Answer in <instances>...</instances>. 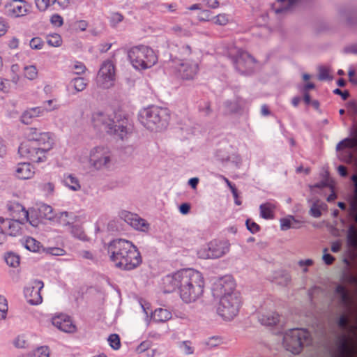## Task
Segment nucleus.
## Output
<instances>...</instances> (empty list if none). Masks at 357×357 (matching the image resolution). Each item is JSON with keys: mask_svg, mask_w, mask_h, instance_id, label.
I'll list each match as a JSON object with an SVG mask.
<instances>
[{"mask_svg": "<svg viewBox=\"0 0 357 357\" xmlns=\"http://www.w3.org/2000/svg\"><path fill=\"white\" fill-rule=\"evenodd\" d=\"M165 291L178 289L182 301L190 303L198 299L204 292V280L202 274L192 268L181 269L163 278Z\"/></svg>", "mask_w": 357, "mask_h": 357, "instance_id": "obj_1", "label": "nucleus"}, {"mask_svg": "<svg viewBox=\"0 0 357 357\" xmlns=\"http://www.w3.org/2000/svg\"><path fill=\"white\" fill-rule=\"evenodd\" d=\"M26 141L20 144L18 153L33 162L40 163L47 160L46 154L53 148L52 134L40 132L36 128H29L25 132Z\"/></svg>", "mask_w": 357, "mask_h": 357, "instance_id": "obj_2", "label": "nucleus"}, {"mask_svg": "<svg viewBox=\"0 0 357 357\" xmlns=\"http://www.w3.org/2000/svg\"><path fill=\"white\" fill-rule=\"evenodd\" d=\"M107 253L115 266L124 271H131L142 264V257L131 241L116 238L107 245Z\"/></svg>", "mask_w": 357, "mask_h": 357, "instance_id": "obj_3", "label": "nucleus"}, {"mask_svg": "<svg viewBox=\"0 0 357 357\" xmlns=\"http://www.w3.org/2000/svg\"><path fill=\"white\" fill-rule=\"evenodd\" d=\"M91 121L93 126L105 130L109 135H114L124 139L132 132V126L128 116L121 113L111 115L100 111L92 114Z\"/></svg>", "mask_w": 357, "mask_h": 357, "instance_id": "obj_4", "label": "nucleus"}, {"mask_svg": "<svg viewBox=\"0 0 357 357\" xmlns=\"http://www.w3.org/2000/svg\"><path fill=\"white\" fill-rule=\"evenodd\" d=\"M138 119L146 129L158 132L167 127L170 112L167 108L152 105L140 110Z\"/></svg>", "mask_w": 357, "mask_h": 357, "instance_id": "obj_5", "label": "nucleus"}, {"mask_svg": "<svg viewBox=\"0 0 357 357\" xmlns=\"http://www.w3.org/2000/svg\"><path fill=\"white\" fill-rule=\"evenodd\" d=\"M128 56L132 66L137 70L149 68L157 62L154 51L145 45L132 47Z\"/></svg>", "mask_w": 357, "mask_h": 357, "instance_id": "obj_6", "label": "nucleus"}, {"mask_svg": "<svg viewBox=\"0 0 357 357\" xmlns=\"http://www.w3.org/2000/svg\"><path fill=\"white\" fill-rule=\"evenodd\" d=\"M310 340V333L303 328H292L283 334L282 345L284 349L294 354H299L304 344Z\"/></svg>", "mask_w": 357, "mask_h": 357, "instance_id": "obj_7", "label": "nucleus"}, {"mask_svg": "<svg viewBox=\"0 0 357 357\" xmlns=\"http://www.w3.org/2000/svg\"><path fill=\"white\" fill-rule=\"evenodd\" d=\"M115 81V66L110 60L105 61L98 73L97 82L103 89L114 86Z\"/></svg>", "mask_w": 357, "mask_h": 357, "instance_id": "obj_8", "label": "nucleus"}, {"mask_svg": "<svg viewBox=\"0 0 357 357\" xmlns=\"http://www.w3.org/2000/svg\"><path fill=\"white\" fill-rule=\"evenodd\" d=\"M90 163L96 169L108 168L111 162V153L108 148L97 146L90 153Z\"/></svg>", "mask_w": 357, "mask_h": 357, "instance_id": "obj_9", "label": "nucleus"}, {"mask_svg": "<svg viewBox=\"0 0 357 357\" xmlns=\"http://www.w3.org/2000/svg\"><path fill=\"white\" fill-rule=\"evenodd\" d=\"M241 304L239 291L225 294V319L231 320L238 312Z\"/></svg>", "mask_w": 357, "mask_h": 357, "instance_id": "obj_10", "label": "nucleus"}, {"mask_svg": "<svg viewBox=\"0 0 357 357\" xmlns=\"http://www.w3.org/2000/svg\"><path fill=\"white\" fill-rule=\"evenodd\" d=\"M178 76L183 80H192L199 71L197 61L190 60L181 61L177 68Z\"/></svg>", "mask_w": 357, "mask_h": 357, "instance_id": "obj_11", "label": "nucleus"}, {"mask_svg": "<svg viewBox=\"0 0 357 357\" xmlns=\"http://www.w3.org/2000/svg\"><path fill=\"white\" fill-rule=\"evenodd\" d=\"M197 254L202 259L219 258L223 255V245L221 241H212L207 245V248L201 249Z\"/></svg>", "mask_w": 357, "mask_h": 357, "instance_id": "obj_12", "label": "nucleus"}, {"mask_svg": "<svg viewBox=\"0 0 357 357\" xmlns=\"http://www.w3.org/2000/svg\"><path fill=\"white\" fill-rule=\"evenodd\" d=\"M43 281L35 280L32 282V286L24 290L25 296L27 301L31 305H38L42 303L43 298L40 294V290L43 288Z\"/></svg>", "mask_w": 357, "mask_h": 357, "instance_id": "obj_13", "label": "nucleus"}, {"mask_svg": "<svg viewBox=\"0 0 357 357\" xmlns=\"http://www.w3.org/2000/svg\"><path fill=\"white\" fill-rule=\"evenodd\" d=\"M6 13L8 16L19 17L26 15L31 8V5L27 2H19L16 1H11L5 6Z\"/></svg>", "mask_w": 357, "mask_h": 357, "instance_id": "obj_14", "label": "nucleus"}, {"mask_svg": "<svg viewBox=\"0 0 357 357\" xmlns=\"http://www.w3.org/2000/svg\"><path fill=\"white\" fill-rule=\"evenodd\" d=\"M211 294L213 298V305H218L217 308V313L223 317V309L221 304L223 299V278L220 277L216 279L212 284Z\"/></svg>", "mask_w": 357, "mask_h": 357, "instance_id": "obj_15", "label": "nucleus"}, {"mask_svg": "<svg viewBox=\"0 0 357 357\" xmlns=\"http://www.w3.org/2000/svg\"><path fill=\"white\" fill-rule=\"evenodd\" d=\"M52 323L60 331L65 333H70L76 331L75 325L73 324L71 318L67 314H61L54 317Z\"/></svg>", "mask_w": 357, "mask_h": 357, "instance_id": "obj_16", "label": "nucleus"}, {"mask_svg": "<svg viewBox=\"0 0 357 357\" xmlns=\"http://www.w3.org/2000/svg\"><path fill=\"white\" fill-rule=\"evenodd\" d=\"M258 318L261 324L269 326L275 324L278 321L279 315L272 310H261L259 312Z\"/></svg>", "mask_w": 357, "mask_h": 357, "instance_id": "obj_17", "label": "nucleus"}, {"mask_svg": "<svg viewBox=\"0 0 357 357\" xmlns=\"http://www.w3.org/2000/svg\"><path fill=\"white\" fill-rule=\"evenodd\" d=\"M45 112H47V109L41 107H36L27 109L22 114L21 121L26 125L30 124L32 122L33 118L43 115Z\"/></svg>", "mask_w": 357, "mask_h": 357, "instance_id": "obj_18", "label": "nucleus"}, {"mask_svg": "<svg viewBox=\"0 0 357 357\" xmlns=\"http://www.w3.org/2000/svg\"><path fill=\"white\" fill-rule=\"evenodd\" d=\"M34 172V168L29 162L20 163L16 169V176L20 179L31 178Z\"/></svg>", "mask_w": 357, "mask_h": 357, "instance_id": "obj_19", "label": "nucleus"}, {"mask_svg": "<svg viewBox=\"0 0 357 357\" xmlns=\"http://www.w3.org/2000/svg\"><path fill=\"white\" fill-rule=\"evenodd\" d=\"M177 54L176 58L181 61H190L192 60L191 56L194 54L190 45L188 44H181L176 45Z\"/></svg>", "mask_w": 357, "mask_h": 357, "instance_id": "obj_20", "label": "nucleus"}, {"mask_svg": "<svg viewBox=\"0 0 357 357\" xmlns=\"http://www.w3.org/2000/svg\"><path fill=\"white\" fill-rule=\"evenodd\" d=\"M75 220V215L73 213L67 211L60 212L54 215L53 221L62 225L67 226L73 223Z\"/></svg>", "mask_w": 357, "mask_h": 357, "instance_id": "obj_21", "label": "nucleus"}, {"mask_svg": "<svg viewBox=\"0 0 357 357\" xmlns=\"http://www.w3.org/2000/svg\"><path fill=\"white\" fill-rule=\"evenodd\" d=\"M280 229L286 231L290 228H299L301 227V222L296 220L294 216L288 215L284 218L280 219Z\"/></svg>", "mask_w": 357, "mask_h": 357, "instance_id": "obj_22", "label": "nucleus"}, {"mask_svg": "<svg viewBox=\"0 0 357 357\" xmlns=\"http://www.w3.org/2000/svg\"><path fill=\"white\" fill-rule=\"evenodd\" d=\"M172 318V313L167 309H155L152 314V319L155 322H165Z\"/></svg>", "mask_w": 357, "mask_h": 357, "instance_id": "obj_23", "label": "nucleus"}, {"mask_svg": "<svg viewBox=\"0 0 357 357\" xmlns=\"http://www.w3.org/2000/svg\"><path fill=\"white\" fill-rule=\"evenodd\" d=\"M275 206L270 203L260 205V216L264 219H272L274 217Z\"/></svg>", "mask_w": 357, "mask_h": 357, "instance_id": "obj_24", "label": "nucleus"}, {"mask_svg": "<svg viewBox=\"0 0 357 357\" xmlns=\"http://www.w3.org/2000/svg\"><path fill=\"white\" fill-rule=\"evenodd\" d=\"M63 183L73 191H77L81 188L79 180L73 174L64 175Z\"/></svg>", "mask_w": 357, "mask_h": 357, "instance_id": "obj_25", "label": "nucleus"}, {"mask_svg": "<svg viewBox=\"0 0 357 357\" xmlns=\"http://www.w3.org/2000/svg\"><path fill=\"white\" fill-rule=\"evenodd\" d=\"M252 61L253 59L247 53H242L236 60V67L239 70L243 71V67H247Z\"/></svg>", "mask_w": 357, "mask_h": 357, "instance_id": "obj_26", "label": "nucleus"}, {"mask_svg": "<svg viewBox=\"0 0 357 357\" xmlns=\"http://www.w3.org/2000/svg\"><path fill=\"white\" fill-rule=\"evenodd\" d=\"M38 211L40 215L42 218H44L50 220H53L55 214H54L53 213V208H52V206L45 204H43L40 205L38 208Z\"/></svg>", "mask_w": 357, "mask_h": 357, "instance_id": "obj_27", "label": "nucleus"}, {"mask_svg": "<svg viewBox=\"0 0 357 357\" xmlns=\"http://www.w3.org/2000/svg\"><path fill=\"white\" fill-rule=\"evenodd\" d=\"M4 259L7 265L10 267L16 268L20 265V256L12 252L6 253Z\"/></svg>", "mask_w": 357, "mask_h": 357, "instance_id": "obj_28", "label": "nucleus"}, {"mask_svg": "<svg viewBox=\"0 0 357 357\" xmlns=\"http://www.w3.org/2000/svg\"><path fill=\"white\" fill-rule=\"evenodd\" d=\"M6 225L8 227L6 233L13 236L19 234L20 230L19 221L10 219V221H6Z\"/></svg>", "mask_w": 357, "mask_h": 357, "instance_id": "obj_29", "label": "nucleus"}, {"mask_svg": "<svg viewBox=\"0 0 357 357\" xmlns=\"http://www.w3.org/2000/svg\"><path fill=\"white\" fill-rule=\"evenodd\" d=\"M238 291L236 289V284L234 278L230 275H225V294Z\"/></svg>", "mask_w": 357, "mask_h": 357, "instance_id": "obj_30", "label": "nucleus"}, {"mask_svg": "<svg viewBox=\"0 0 357 357\" xmlns=\"http://www.w3.org/2000/svg\"><path fill=\"white\" fill-rule=\"evenodd\" d=\"M70 84L73 86L76 92H80L86 89L87 82L84 77H77L71 80Z\"/></svg>", "mask_w": 357, "mask_h": 357, "instance_id": "obj_31", "label": "nucleus"}, {"mask_svg": "<svg viewBox=\"0 0 357 357\" xmlns=\"http://www.w3.org/2000/svg\"><path fill=\"white\" fill-rule=\"evenodd\" d=\"M25 248L31 252H39L40 243L32 237H28L25 241Z\"/></svg>", "mask_w": 357, "mask_h": 357, "instance_id": "obj_32", "label": "nucleus"}, {"mask_svg": "<svg viewBox=\"0 0 357 357\" xmlns=\"http://www.w3.org/2000/svg\"><path fill=\"white\" fill-rule=\"evenodd\" d=\"M130 225L133 228L141 231H144L148 229L149 227V225L146 223L145 220L141 218L137 214H135V218H133V220H132Z\"/></svg>", "mask_w": 357, "mask_h": 357, "instance_id": "obj_33", "label": "nucleus"}, {"mask_svg": "<svg viewBox=\"0 0 357 357\" xmlns=\"http://www.w3.org/2000/svg\"><path fill=\"white\" fill-rule=\"evenodd\" d=\"M47 43L50 46L58 47L62 44V38L58 33H53L47 36Z\"/></svg>", "mask_w": 357, "mask_h": 357, "instance_id": "obj_34", "label": "nucleus"}, {"mask_svg": "<svg viewBox=\"0 0 357 357\" xmlns=\"http://www.w3.org/2000/svg\"><path fill=\"white\" fill-rule=\"evenodd\" d=\"M357 146V139L356 138H348L341 141L337 145V150H340L343 148H353Z\"/></svg>", "mask_w": 357, "mask_h": 357, "instance_id": "obj_35", "label": "nucleus"}, {"mask_svg": "<svg viewBox=\"0 0 357 357\" xmlns=\"http://www.w3.org/2000/svg\"><path fill=\"white\" fill-rule=\"evenodd\" d=\"M223 343V339L221 336L215 335L208 337L205 341V344L208 347V349L214 348L218 345H220Z\"/></svg>", "mask_w": 357, "mask_h": 357, "instance_id": "obj_36", "label": "nucleus"}, {"mask_svg": "<svg viewBox=\"0 0 357 357\" xmlns=\"http://www.w3.org/2000/svg\"><path fill=\"white\" fill-rule=\"evenodd\" d=\"M24 76L28 79L33 80L38 76V70L35 66H26L24 68Z\"/></svg>", "mask_w": 357, "mask_h": 357, "instance_id": "obj_37", "label": "nucleus"}, {"mask_svg": "<svg viewBox=\"0 0 357 357\" xmlns=\"http://www.w3.org/2000/svg\"><path fill=\"white\" fill-rule=\"evenodd\" d=\"M347 242L349 245L357 248V231L353 227L348 231Z\"/></svg>", "mask_w": 357, "mask_h": 357, "instance_id": "obj_38", "label": "nucleus"}, {"mask_svg": "<svg viewBox=\"0 0 357 357\" xmlns=\"http://www.w3.org/2000/svg\"><path fill=\"white\" fill-rule=\"evenodd\" d=\"M36 8L40 11H45L51 5L56 3V0H34Z\"/></svg>", "mask_w": 357, "mask_h": 357, "instance_id": "obj_39", "label": "nucleus"}, {"mask_svg": "<svg viewBox=\"0 0 357 357\" xmlns=\"http://www.w3.org/2000/svg\"><path fill=\"white\" fill-rule=\"evenodd\" d=\"M8 310V302L6 298L0 295V319H5L7 316Z\"/></svg>", "mask_w": 357, "mask_h": 357, "instance_id": "obj_40", "label": "nucleus"}, {"mask_svg": "<svg viewBox=\"0 0 357 357\" xmlns=\"http://www.w3.org/2000/svg\"><path fill=\"white\" fill-rule=\"evenodd\" d=\"M326 206L325 204L319 205L318 203H314L310 208V214L314 218H319L321 215V210L326 209Z\"/></svg>", "mask_w": 357, "mask_h": 357, "instance_id": "obj_41", "label": "nucleus"}, {"mask_svg": "<svg viewBox=\"0 0 357 357\" xmlns=\"http://www.w3.org/2000/svg\"><path fill=\"white\" fill-rule=\"evenodd\" d=\"M108 342L111 347L115 350L121 347L120 337L117 334H111L108 337Z\"/></svg>", "mask_w": 357, "mask_h": 357, "instance_id": "obj_42", "label": "nucleus"}, {"mask_svg": "<svg viewBox=\"0 0 357 357\" xmlns=\"http://www.w3.org/2000/svg\"><path fill=\"white\" fill-rule=\"evenodd\" d=\"M29 357H49L47 347H41L36 351L28 354Z\"/></svg>", "mask_w": 357, "mask_h": 357, "instance_id": "obj_43", "label": "nucleus"}, {"mask_svg": "<svg viewBox=\"0 0 357 357\" xmlns=\"http://www.w3.org/2000/svg\"><path fill=\"white\" fill-rule=\"evenodd\" d=\"M29 45L33 50H41L44 42L40 37H34L30 40Z\"/></svg>", "mask_w": 357, "mask_h": 357, "instance_id": "obj_44", "label": "nucleus"}, {"mask_svg": "<svg viewBox=\"0 0 357 357\" xmlns=\"http://www.w3.org/2000/svg\"><path fill=\"white\" fill-rule=\"evenodd\" d=\"M330 70L328 68L321 66L319 68V79L320 80L331 79L332 77L330 76Z\"/></svg>", "mask_w": 357, "mask_h": 357, "instance_id": "obj_45", "label": "nucleus"}, {"mask_svg": "<svg viewBox=\"0 0 357 357\" xmlns=\"http://www.w3.org/2000/svg\"><path fill=\"white\" fill-rule=\"evenodd\" d=\"M121 219L123 220L127 224L130 225L133 218H135V214L127 211H123L120 213Z\"/></svg>", "mask_w": 357, "mask_h": 357, "instance_id": "obj_46", "label": "nucleus"}, {"mask_svg": "<svg viewBox=\"0 0 357 357\" xmlns=\"http://www.w3.org/2000/svg\"><path fill=\"white\" fill-rule=\"evenodd\" d=\"M152 345V342L150 340H145L141 342L136 348V351L138 354H141L148 351Z\"/></svg>", "mask_w": 357, "mask_h": 357, "instance_id": "obj_47", "label": "nucleus"}, {"mask_svg": "<svg viewBox=\"0 0 357 357\" xmlns=\"http://www.w3.org/2000/svg\"><path fill=\"white\" fill-rule=\"evenodd\" d=\"M123 20V16L119 13H114L112 14L110 17V24L113 27H116L117 24L122 22Z\"/></svg>", "mask_w": 357, "mask_h": 357, "instance_id": "obj_48", "label": "nucleus"}, {"mask_svg": "<svg viewBox=\"0 0 357 357\" xmlns=\"http://www.w3.org/2000/svg\"><path fill=\"white\" fill-rule=\"evenodd\" d=\"M50 22L53 25L61 26L63 24V17L59 14H54L50 19Z\"/></svg>", "mask_w": 357, "mask_h": 357, "instance_id": "obj_49", "label": "nucleus"}, {"mask_svg": "<svg viewBox=\"0 0 357 357\" xmlns=\"http://www.w3.org/2000/svg\"><path fill=\"white\" fill-rule=\"evenodd\" d=\"M245 224L248 229L252 234H255L259 230V225L250 220H247Z\"/></svg>", "mask_w": 357, "mask_h": 357, "instance_id": "obj_50", "label": "nucleus"}, {"mask_svg": "<svg viewBox=\"0 0 357 357\" xmlns=\"http://www.w3.org/2000/svg\"><path fill=\"white\" fill-rule=\"evenodd\" d=\"M172 31L175 33L178 34V36H190V32L188 30L183 29H182L181 26H178V25L174 26L172 27Z\"/></svg>", "mask_w": 357, "mask_h": 357, "instance_id": "obj_51", "label": "nucleus"}, {"mask_svg": "<svg viewBox=\"0 0 357 357\" xmlns=\"http://www.w3.org/2000/svg\"><path fill=\"white\" fill-rule=\"evenodd\" d=\"M73 234L79 239L84 241L86 238V234L79 228H73L72 230Z\"/></svg>", "mask_w": 357, "mask_h": 357, "instance_id": "obj_52", "label": "nucleus"}, {"mask_svg": "<svg viewBox=\"0 0 357 357\" xmlns=\"http://www.w3.org/2000/svg\"><path fill=\"white\" fill-rule=\"evenodd\" d=\"M225 181L227 182V185H229L231 190V192L234 198L235 204L237 205H241V202L238 199V193L236 188L233 185H231V183L229 182L227 180L225 179Z\"/></svg>", "mask_w": 357, "mask_h": 357, "instance_id": "obj_53", "label": "nucleus"}, {"mask_svg": "<svg viewBox=\"0 0 357 357\" xmlns=\"http://www.w3.org/2000/svg\"><path fill=\"white\" fill-rule=\"evenodd\" d=\"M322 259L326 264H332V262L334 260V257L330 254L327 253V249L324 250V255Z\"/></svg>", "mask_w": 357, "mask_h": 357, "instance_id": "obj_54", "label": "nucleus"}, {"mask_svg": "<svg viewBox=\"0 0 357 357\" xmlns=\"http://www.w3.org/2000/svg\"><path fill=\"white\" fill-rule=\"evenodd\" d=\"M312 263L313 262H312V259H304V260H300L298 261V265L301 268H303L304 272H306L307 271L306 267L311 266L312 264Z\"/></svg>", "mask_w": 357, "mask_h": 357, "instance_id": "obj_55", "label": "nucleus"}, {"mask_svg": "<svg viewBox=\"0 0 357 357\" xmlns=\"http://www.w3.org/2000/svg\"><path fill=\"white\" fill-rule=\"evenodd\" d=\"M190 204L188 203H183L179 206V211L183 215H186L190 212Z\"/></svg>", "mask_w": 357, "mask_h": 357, "instance_id": "obj_56", "label": "nucleus"}, {"mask_svg": "<svg viewBox=\"0 0 357 357\" xmlns=\"http://www.w3.org/2000/svg\"><path fill=\"white\" fill-rule=\"evenodd\" d=\"M75 69L77 70L76 71V74L77 75H80L83 73H84L85 70H86V67L85 66L80 63V62H77L75 66H74Z\"/></svg>", "mask_w": 357, "mask_h": 357, "instance_id": "obj_57", "label": "nucleus"}, {"mask_svg": "<svg viewBox=\"0 0 357 357\" xmlns=\"http://www.w3.org/2000/svg\"><path fill=\"white\" fill-rule=\"evenodd\" d=\"M88 26V23L85 20H79L77 22L76 28L79 29L82 31H84L86 29Z\"/></svg>", "mask_w": 357, "mask_h": 357, "instance_id": "obj_58", "label": "nucleus"}, {"mask_svg": "<svg viewBox=\"0 0 357 357\" xmlns=\"http://www.w3.org/2000/svg\"><path fill=\"white\" fill-rule=\"evenodd\" d=\"M10 219H5L3 217H0V230L2 232H6L7 230L8 225H6V221H10Z\"/></svg>", "mask_w": 357, "mask_h": 357, "instance_id": "obj_59", "label": "nucleus"}, {"mask_svg": "<svg viewBox=\"0 0 357 357\" xmlns=\"http://www.w3.org/2000/svg\"><path fill=\"white\" fill-rule=\"evenodd\" d=\"M19 45V40L16 37L12 38L8 43V47L10 49H17Z\"/></svg>", "mask_w": 357, "mask_h": 357, "instance_id": "obj_60", "label": "nucleus"}, {"mask_svg": "<svg viewBox=\"0 0 357 357\" xmlns=\"http://www.w3.org/2000/svg\"><path fill=\"white\" fill-rule=\"evenodd\" d=\"M8 79H1L0 80V91H2L3 92L8 91V86H7L8 84Z\"/></svg>", "mask_w": 357, "mask_h": 357, "instance_id": "obj_61", "label": "nucleus"}, {"mask_svg": "<svg viewBox=\"0 0 357 357\" xmlns=\"http://www.w3.org/2000/svg\"><path fill=\"white\" fill-rule=\"evenodd\" d=\"M199 179L197 177H193L189 179L188 184L192 189H196L199 183Z\"/></svg>", "mask_w": 357, "mask_h": 357, "instance_id": "obj_62", "label": "nucleus"}, {"mask_svg": "<svg viewBox=\"0 0 357 357\" xmlns=\"http://www.w3.org/2000/svg\"><path fill=\"white\" fill-rule=\"evenodd\" d=\"M56 3L62 9H66L70 5V0H56Z\"/></svg>", "mask_w": 357, "mask_h": 357, "instance_id": "obj_63", "label": "nucleus"}, {"mask_svg": "<svg viewBox=\"0 0 357 357\" xmlns=\"http://www.w3.org/2000/svg\"><path fill=\"white\" fill-rule=\"evenodd\" d=\"M206 5L211 8H216L219 6L218 0H206Z\"/></svg>", "mask_w": 357, "mask_h": 357, "instance_id": "obj_64", "label": "nucleus"}]
</instances>
